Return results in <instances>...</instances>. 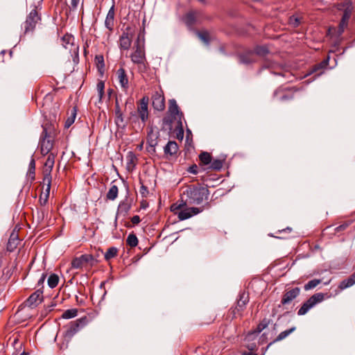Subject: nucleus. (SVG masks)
Wrapping results in <instances>:
<instances>
[{"instance_id":"f257e3e1","label":"nucleus","mask_w":355,"mask_h":355,"mask_svg":"<svg viewBox=\"0 0 355 355\" xmlns=\"http://www.w3.org/2000/svg\"><path fill=\"white\" fill-rule=\"evenodd\" d=\"M183 195L187 196L186 202L190 205H199L204 200H207L209 191L204 187L189 186L184 191Z\"/></svg>"},{"instance_id":"f03ea898","label":"nucleus","mask_w":355,"mask_h":355,"mask_svg":"<svg viewBox=\"0 0 355 355\" xmlns=\"http://www.w3.org/2000/svg\"><path fill=\"white\" fill-rule=\"evenodd\" d=\"M131 60L138 65L139 69L144 71L146 69V58L145 53L144 42L141 41L138 37L133 46V52L130 55Z\"/></svg>"},{"instance_id":"7ed1b4c3","label":"nucleus","mask_w":355,"mask_h":355,"mask_svg":"<svg viewBox=\"0 0 355 355\" xmlns=\"http://www.w3.org/2000/svg\"><path fill=\"white\" fill-rule=\"evenodd\" d=\"M169 115L163 119V124L168 125L171 129V125L174 121H177L178 126L180 127L182 135L184 134L182 123V114L180 111L179 107L175 99H171L169 101L168 106Z\"/></svg>"},{"instance_id":"20e7f679","label":"nucleus","mask_w":355,"mask_h":355,"mask_svg":"<svg viewBox=\"0 0 355 355\" xmlns=\"http://www.w3.org/2000/svg\"><path fill=\"white\" fill-rule=\"evenodd\" d=\"M85 322L86 318H82L69 323L63 334L64 340L60 344V349H65L68 347L73 336L85 325Z\"/></svg>"},{"instance_id":"39448f33","label":"nucleus","mask_w":355,"mask_h":355,"mask_svg":"<svg viewBox=\"0 0 355 355\" xmlns=\"http://www.w3.org/2000/svg\"><path fill=\"white\" fill-rule=\"evenodd\" d=\"M187 202H181L180 204H173L171 207V210L178 215L180 220H184L191 218L193 216L202 211V209L198 207H189L178 212V210L181 209Z\"/></svg>"},{"instance_id":"423d86ee","label":"nucleus","mask_w":355,"mask_h":355,"mask_svg":"<svg viewBox=\"0 0 355 355\" xmlns=\"http://www.w3.org/2000/svg\"><path fill=\"white\" fill-rule=\"evenodd\" d=\"M96 260L92 254H85L74 257L71 263V269L88 270L94 266Z\"/></svg>"},{"instance_id":"0eeeda50","label":"nucleus","mask_w":355,"mask_h":355,"mask_svg":"<svg viewBox=\"0 0 355 355\" xmlns=\"http://www.w3.org/2000/svg\"><path fill=\"white\" fill-rule=\"evenodd\" d=\"M324 298V295L322 293L314 294L302 304L301 308L298 310L297 314L299 315H305L315 304L322 302Z\"/></svg>"},{"instance_id":"6e6552de","label":"nucleus","mask_w":355,"mask_h":355,"mask_svg":"<svg viewBox=\"0 0 355 355\" xmlns=\"http://www.w3.org/2000/svg\"><path fill=\"white\" fill-rule=\"evenodd\" d=\"M40 151L43 155H48L53 148L52 136L48 132L47 128L43 127V131L41 135L40 141Z\"/></svg>"},{"instance_id":"1a4fd4ad","label":"nucleus","mask_w":355,"mask_h":355,"mask_svg":"<svg viewBox=\"0 0 355 355\" xmlns=\"http://www.w3.org/2000/svg\"><path fill=\"white\" fill-rule=\"evenodd\" d=\"M249 302V297L248 294L245 292L239 293V299L236 302V305L230 309V313L232 314V318H236L238 315H241V313L245 308L246 304Z\"/></svg>"},{"instance_id":"9d476101","label":"nucleus","mask_w":355,"mask_h":355,"mask_svg":"<svg viewBox=\"0 0 355 355\" xmlns=\"http://www.w3.org/2000/svg\"><path fill=\"white\" fill-rule=\"evenodd\" d=\"M40 19L37 10L35 9L32 10L24 22V33L33 31Z\"/></svg>"},{"instance_id":"9b49d317","label":"nucleus","mask_w":355,"mask_h":355,"mask_svg":"<svg viewBox=\"0 0 355 355\" xmlns=\"http://www.w3.org/2000/svg\"><path fill=\"white\" fill-rule=\"evenodd\" d=\"M55 163V155L53 153H49L44 163L43 183L51 182V172Z\"/></svg>"},{"instance_id":"f8f14e48","label":"nucleus","mask_w":355,"mask_h":355,"mask_svg":"<svg viewBox=\"0 0 355 355\" xmlns=\"http://www.w3.org/2000/svg\"><path fill=\"white\" fill-rule=\"evenodd\" d=\"M62 44L65 49H69V52L74 54L76 58L78 57L79 47L74 44L75 38L73 35L65 34L62 37Z\"/></svg>"},{"instance_id":"ddd939ff","label":"nucleus","mask_w":355,"mask_h":355,"mask_svg":"<svg viewBox=\"0 0 355 355\" xmlns=\"http://www.w3.org/2000/svg\"><path fill=\"white\" fill-rule=\"evenodd\" d=\"M149 98L148 96H144L141 100L137 106V113L139 114L141 121L144 124L146 123L148 119V105Z\"/></svg>"},{"instance_id":"4468645a","label":"nucleus","mask_w":355,"mask_h":355,"mask_svg":"<svg viewBox=\"0 0 355 355\" xmlns=\"http://www.w3.org/2000/svg\"><path fill=\"white\" fill-rule=\"evenodd\" d=\"M266 68L270 69V72L275 75L286 77L290 74L288 71H285L281 64L272 61L266 62L263 66L262 69Z\"/></svg>"},{"instance_id":"2eb2a0df","label":"nucleus","mask_w":355,"mask_h":355,"mask_svg":"<svg viewBox=\"0 0 355 355\" xmlns=\"http://www.w3.org/2000/svg\"><path fill=\"white\" fill-rule=\"evenodd\" d=\"M153 106L155 110L162 111L165 108V99L163 92L156 91L152 96Z\"/></svg>"},{"instance_id":"dca6fc26","label":"nucleus","mask_w":355,"mask_h":355,"mask_svg":"<svg viewBox=\"0 0 355 355\" xmlns=\"http://www.w3.org/2000/svg\"><path fill=\"white\" fill-rule=\"evenodd\" d=\"M116 75L122 89L126 92L129 88V83L125 69L123 68L119 69Z\"/></svg>"},{"instance_id":"f3484780","label":"nucleus","mask_w":355,"mask_h":355,"mask_svg":"<svg viewBox=\"0 0 355 355\" xmlns=\"http://www.w3.org/2000/svg\"><path fill=\"white\" fill-rule=\"evenodd\" d=\"M300 293V289L298 287L287 291L282 297V304H288L295 299Z\"/></svg>"},{"instance_id":"a211bd4d","label":"nucleus","mask_w":355,"mask_h":355,"mask_svg":"<svg viewBox=\"0 0 355 355\" xmlns=\"http://www.w3.org/2000/svg\"><path fill=\"white\" fill-rule=\"evenodd\" d=\"M43 299L42 292L40 290L36 291L26 300V305L33 307L42 302Z\"/></svg>"},{"instance_id":"6ab92c4d","label":"nucleus","mask_w":355,"mask_h":355,"mask_svg":"<svg viewBox=\"0 0 355 355\" xmlns=\"http://www.w3.org/2000/svg\"><path fill=\"white\" fill-rule=\"evenodd\" d=\"M338 8L343 10V17L349 19L353 11L352 2L351 0H346L345 2L339 4Z\"/></svg>"},{"instance_id":"aec40b11","label":"nucleus","mask_w":355,"mask_h":355,"mask_svg":"<svg viewBox=\"0 0 355 355\" xmlns=\"http://www.w3.org/2000/svg\"><path fill=\"white\" fill-rule=\"evenodd\" d=\"M198 15L199 12L198 11H190L185 15L183 19L184 22L189 28H191L197 22Z\"/></svg>"},{"instance_id":"412c9836","label":"nucleus","mask_w":355,"mask_h":355,"mask_svg":"<svg viewBox=\"0 0 355 355\" xmlns=\"http://www.w3.org/2000/svg\"><path fill=\"white\" fill-rule=\"evenodd\" d=\"M114 6H112L109 10L105 20V26L110 31H112L114 26Z\"/></svg>"},{"instance_id":"4be33fe9","label":"nucleus","mask_w":355,"mask_h":355,"mask_svg":"<svg viewBox=\"0 0 355 355\" xmlns=\"http://www.w3.org/2000/svg\"><path fill=\"white\" fill-rule=\"evenodd\" d=\"M19 244V239L18 237V234L15 232H12L7 244L8 251L13 252L17 248Z\"/></svg>"},{"instance_id":"5701e85b","label":"nucleus","mask_w":355,"mask_h":355,"mask_svg":"<svg viewBox=\"0 0 355 355\" xmlns=\"http://www.w3.org/2000/svg\"><path fill=\"white\" fill-rule=\"evenodd\" d=\"M132 38L128 33H123L119 40V46L121 49L128 50L131 46Z\"/></svg>"},{"instance_id":"b1692460","label":"nucleus","mask_w":355,"mask_h":355,"mask_svg":"<svg viewBox=\"0 0 355 355\" xmlns=\"http://www.w3.org/2000/svg\"><path fill=\"white\" fill-rule=\"evenodd\" d=\"M178 151V146L175 141H169L164 147V153L166 155H174Z\"/></svg>"},{"instance_id":"393cba45","label":"nucleus","mask_w":355,"mask_h":355,"mask_svg":"<svg viewBox=\"0 0 355 355\" xmlns=\"http://www.w3.org/2000/svg\"><path fill=\"white\" fill-rule=\"evenodd\" d=\"M240 62L243 64H250L256 61L255 55L252 51L246 52L239 56Z\"/></svg>"},{"instance_id":"a878e982","label":"nucleus","mask_w":355,"mask_h":355,"mask_svg":"<svg viewBox=\"0 0 355 355\" xmlns=\"http://www.w3.org/2000/svg\"><path fill=\"white\" fill-rule=\"evenodd\" d=\"M131 208L130 204L128 202L127 200L121 201L117 209V214L123 216H125Z\"/></svg>"},{"instance_id":"bb28decb","label":"nucleus","mask_w":355,"mask_h":355,"mask_svg":"<svg viewBox=\"0 0 355 355\" xmlns=\"http://www.w3.org/2000/svg\"><path fill=\"white\" fill-rule=\"evenodd\" d=\"M44 185H46V189L45 192L42 193L39 198L40 203L42 206H44L47 202L49 197V193L51 189V182L48 183H43Z\"/></svg>"},{"instance_id":"cd10ccee","label":"nucleus","mask_w":355,"mask_h":355,"mask_svg":"<svg viewBox=\"0 0 355 355\" xmlns=\"http://www.w3.org/2000/svg\"><path fill=\"white\" fill-rule=\"evenodd\" d=\"M355 284V272L350 276L348 279L343 280L340 282L339 288L341 290L345 289L353 286Z\"/></svg>"},{"instance_id":"c85d7f7f","label":"nucleus","mask_w":355,"mask_h":355,"mask_svg":"<svg viewBox=\"0 0 355 355\" xmlns=\"http://www.w3.org/2000/svg\"><path fill=\"white\" fill-rule=\"evenodd\" d=\"M119 193V189L117 186L113 184L110 188L108 192L107 193L106 197L107 199L110 200H114L117 196Z\"/></svg>"},{"instance_id":"c756f323","label":"nucleus","mask_w":355,"mask_h":355,"mask_svg":"<svg viewBox=\"0 0 355 355\" xmlns=\"http://www.w3.org/2000/svg\"><path fill=\"white\" fill-rule=\"evenodd\" d=\"M199 159L202 164L208 165L210 164L212 157L209 153L203 152L200 154Z\"/></svg>"},{"instance_id":"7c9ffc66","label":"nucleus","mask_w":355,"mask_h":355,"mask_svg":"<svg viewBox=\"0 0 355 355\" xmlns=\"http://www.w3.org/2000/svg\"><path fill=\"white\" fill-rule=\"evenodd\" d=\"M59 282V277L55 274H51L47 280L48 285L50 288H53L57 286Z\"/></svg>"},{"instance_id":"2f4dec72","label":"nucleus","mask_w":355,"mask_h":355,"mask_svg":"<svg viewBox=\"0 0 355 355\" xmlns=\"http://www.w3.org/2000/svg\"><path fill=\"white\" fill-rule=\"evenodd\" d=\"M295 330V327H293L289 329L285 330L282 332H281L277 337L275 338L274 342H277L284 340L288 336H289L291 333H293Z\"/></svg>"},{"instance_id":"473e14b6","label":"nucleus","mask_w":355,"mask_h":355,"mask_svg":"<svg viewBox=\"0 0 355 355\" xmlns=\"http://www.w3.org/2000/svg\"><path fill=\"white\" fill-rule=\"evenodd\" d=\"M223 164V160H221V159H216L214 160L211 159L210 165L209 166V168L216 170V171H219L222 168Z\"/></svg>"},{"instance_id":"72a5a7b5","label":"nucleus","mask_w":355,"mask_h":355,"mask_svg":"<svg viewBox=\"0 0 355 355\" xmlns=\"http://www.w3.org/2000/svg\"><path fill=\"white\" fill-rule=\"evenodd\" d=\"M126 243L131 248L136 247L138 244L137 237L135 234H130L126 239Z\"/></svg>"},{"instance_id":"f704fd0d","label":"nucleus","mask_w":355,"mask_h":355,"mask_svg":"<svg viewBox=\"0 0 355 355\" xmlns=\"http://www.w3.org/2000/svg\"><path fill=\"white\" fill-rule=\"evenodd\" d=\"M78 310L76 309H71L66 310L62 315L64 319H70L75 318L77 315Z\"/></svg>"},{"instance_id":"c9c22d12","label":"nucleus","mask_w":355,"mask_h":355,"mask_svg":"<svg viewBox=\"0 0 355 355\" xmlns=\"http://www.w3.org/2000/svg\"><path fill=\"white\" fill-rule=\"evenodd\" d=\"M117 252H118V250H117L116 248L111 247V248H108V250L105 252V259L107 261H108L110 259L114 258V257H116V254H117Z\"/></svg>"},{"instance_id":"e433bc0d","label":"nucleus","mask_w":355,"mask_h":355,"mask_svg":"<svg viewBox=\"0 0 355 355\" xmlns=\"http://www.w3.org/2000/svg\"><path fill=\"white\" fill-rule=\"evenodd\" d=\"M35 161L34 158H31L28 171V175L31 177L32 180L35 179Z\"/></svg>"},{"instance_id":"4c0bfd02","label":"nucleus","mask_w":355,"mask_h":355,"mask_svg":"<svg viewBox=\"0 0 355 355\" xmlns=\"http://www.w3.org/2000/svg\"><path fill=\"white\" fill-rule=\"evenodd\" d=\"M199 39L205 44H209L210 41L209 34L207 31L197 32Z\"/></svg>"},{"instance_id":"58836bf2","label":"nucleus","mask_w":355,"mask_h":355,"mask_svg":"<svg viewBox=\"0 0 355 355\" xmlns=\"http://www.w3.org/2000/svg\"><path fill=\"white\" fill-rule=\"evenodd\" d=\"M321 282L320 279H314L309 281L304 286L305 291H309L316 287Z\"/></svg>"},{"instance_id":"ea45409f","label":"nucleus","mask_w":355,"mask_h":355,"mask_svg":"<svg viewBox=\"0 0 355 355\" xmlns=\"http://www.w3.org/2000/svg\"><path fill=\"white\" fill-rule=\"evenodd\" d=\"M104 88H105V83H104V82L103 81H99L97 83V85H96V89H97L98 94L99 102H101L102 98H103V96L104 95Z\"/></svg>"},{"instance_id":"a19ab883","label":"nucleus","mask_w":355,"mask_h":355,"mask_svg":"<svg viewBox=\"0 0 355 355\" xmlns=\"http://www.w3.org/2000/svg\"><path fill=\"white\" fill-rule=\"evenodd\" d=\"M349 19L342 17L341 21L338 26V35H340L345 30V28L347 26L348 21Z\"/></svg>"},{"instance_id":"79ce46f5","label":"nucleus","mask_w":355,"mask_h":355,"mask_svg":"<svg viewBox=\"0 0 355 355\" xmlns=\"http://www.w3.org/2000/svg\"><path fill=\"white\" fill-rule=\"evenodd\" d=\"M268 53V49L265 46H258L254 49V53L259 55H265Z\"/></svg>"},{"instance_id":"37998d69","label":"nucleus","mask_w":355,"mask_h":355,"mask_svg":"<svg viewBox=\"0 0 355 355\" xmlns=\"http://www.w3.org/2000/svg\"><path fill=\"white\" fill-rule=\"evenodd\" d=\"M76 115V110L74 108L72 111L71 115L69 117H68L65 121V124H64L65 128H69L74 123Z\"/></svg>"},{"instance_id":"c03bdc74","label":"nucleus","mask_w":355,"mask_h":355,"mask_svg":"<svg viewBox=\"0 0 355 355\" xmlns=\"http://www.w3.org/2000/svg\"><path fill=\"white\" fill-rule=\"evenodd\" d=\"M126 159L128 160V164L129 167L130 165H132V166L135 165L137 157L132 152H128L126 156Z\"/></svg>"},{"instance_id":"a18cd8bd","label":"nucleus","mask_w":355,"mask_h":355,"mask_svg":"<svg viewBox=\"0 0 355 355\" xmlns=\"http://www.w3.org/2000/svg\"><path fill=\"white\" fill-rule=\"evenodd\" d=\"M268 320L267 319H263L257 326V329L255 331L256 334H259L264 329H266L268 325Z\"/></svg>"},{"instance_id":"49530a36","label":"nucleus","mask_w":355,"mask_h":355,"mask_svg":"<svg viewBox=\"0 0 355 355\" xmlns=\"http://www.w3.org/2000/svg\"><path fill=\"white\" fill-rule=\"evenodd\" d=\"M328 62H329V58H327V60H324L323 62H322L321 63L318 64V65H315L313 68V69L311 70L310 73H314L316 71H318V69L324 68L328 64Z\"/></svg>"},{"instance_id":"de8ad7c7","label":"nucleus","mask_w":355,"mask_h":355,"mask_svg":"<svg viewBox=\"0 0 355 355\" xmlns=\"http://www.w3.org/2000/svg\"><path fill=\"white\" fill-rule=\"evenodd\" d=\"M95 60L97 62L98 67L100 68H104V58L103 55H96L95 58Z\"/></svg>"},{"instance_id":"09e8293b","label":"nucleus","mask_w":355,"mask_h":355,"mask_svg":"<svg viewBox=\"0 0 355 355\" xmlns=\"http://www.w3.org/2000/svg\"><path fill=\"white\" fill-rule=\"evenodd\" d=\"M289 21V24L291 25H292L293 26H294V27L297 26L300 24V23L299 18H297V17H296L295 16H291L289 18V21Z\"/></svg>"},{"instance_id":"8fccbe9b","label":"nucleus","mask_w":355,"mask_h":355,"mask_svg":"<svg viewBox=\"0 0 355 355\" xmlns=\"http://www.w3.org/2000/svg\"><path fill=\"white\" fill-rule=\"evenodd\" d=\"M279 101H287V100H291L293 98V95H286V94H284V95H282L280 96L279 97H278Z\"/></svg>"},{"instance_id":"3c124183","label":"nucleus","mask_w":355,"mask_h":355,"mask_svg":"<svg viewBox=\"0 0 355 355\" xmlns=\"http://www.w3.org/2000/svg\"><path fill=\"white\" fill-rule=\"evenodd\" d=\"M131 222L134 224V225H137L140 223V218L139 216L136 215V216H134L132 218H131Z\"/></svg>"},{"instance_id":"603ef678","label":"nucleus","mask_w":355,"mask_h":355,"mask_svg":"<svg viewBox=\"0 0 355 355\" xmlns=\"http://www.w3.org/2000/svg\"><path fill=\"white\" fill-rule=\"evenodd\" d=\"M189 171L193 174H196L198 173V166L196 164L190 166Z\"/></svg>"},{"instance_id":"864d4df0","label":"nucleus","mask_w":355,"mask_h":355,"mask_svg":"<svg viewBox=\"0 0 355 355\" xmlns=\"http://www.w3.org/2000/svg\"><path fill=\"white\" fill-rule=\"evenodd\" d=\"M79 2H80V0H71V8L72 9H76Z\"/></svg>"},{"instance_id":"5fc2aeb1","label":"nucleus","mask_w":355,"mask_h":355,"mask_svg":"<svg viewBox=\"0 0 355 355\" xmlns=\"http://www.w3.org/2000/svg\"><path fill=\"white\" fill-rule=\"evenodd\" d=\"M140 193H141L142 196H145L146 193H148L147 187L144 185H141V187H140Z\"/></svg>"},{"instance_id":"6e6d98bb","label":"nucleus","mask_w":355,"mask_h":355,"mask_svg":"<svg viewBox=\"0 0 355 355\" xmlns=\"http://www.w3.org/2000/svg\"><path fill=\"white\" fill-rule=\"evenodd\" d=\"M347 227V224H343V225H340L339 226H338L335 230L336 232H340V231H342V230H344L346 229V227Z\"/></svg>"},{"instance_id":"4d7b16f0","label":"nucleus","mask_w":355,"mask_h":355,"mask_svg":"<svg viewBox=\"0 0 355 355\" xmlns=\"http://www.w3.org/2000/svg\"><path fill=\"white\" fill-rule=\"evenodd\" d=\"M46 274L43 273L40 277V279H39L38 281V284H43L44 282L45 281V279H46Z\"/></svg>"},{"instance_id":"13d9d810","label":"nucleus","mask_w":355,"mask_h":355,"mask_svg":"<svg viewBox=\"0 0 355 355\" xmlns=\"http://www.w3.org/2000/svg\"><path fill=\"white\" fill-rule=\"evenodd\" d=\"M198 1L202 4H206V3H207L206 0H198Z\"/></svg>"},{"instance_id":"bf43d9fd","label":"nucleus","mask_w":355,"mask_h":355,"mask_svg":"<svg viewBox=\"0 0 355 355\" xmlns=\"http://www.w3.org/2000/svg\"><path fill=\"white\" fill-rule=\"evenodd\" d=\"M177 127L178 128V125H177ZM179 128H180V134H178V136H180V135H181V137H183V135H182V133H181V129H180V126H179Z\"/></svg>"},{"instance_id":"052dcab7","label":"nucleus","mask_w":355,"mask_h":355,"mask_svg":"<svg viewBox=\"0 0 355 355\" xmlns=\"http://www.w3.org/2000/svg\"><path fill=\"white\" fill-rule=\"evenodd\" d=\"M155 144H156V142H155V144H153V141L150 142V145H151V146H154V145H155Z\"/></svg>"},{"instance_id":"680f3d73","label":"nucleus","mask_w":355,"mask_h":355,"mask_svg":"<svg viewBox=\"0 0 355 355\" xmlns=\"http://www.w3.org/2000/svg\"><path fill=\"white\" fill-rule=\"evenodd\" d=\"M21 355H28V354L24 352L21 354Z\"/></svg>"},{"instance_id":"e2e57ef3","label":"nucleus","mask_w":355,"mask_h":355,"mask_svg":"<svg viewBox=\"0 0 355 355\" xmlns=\"http://www.w3.org/2000/svg\"><path fill=\"white\" fill-rule=\"evenodd\" d=\"M275 96H277V97H278V92H276L275 93Z\"/></svg>"}]
</instances>
